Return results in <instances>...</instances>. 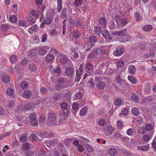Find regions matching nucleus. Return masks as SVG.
<instances>
[{
	"instance_id": "obj_42",
	"label": "nucleus",
	"mask_w": 156,
	"mask_h": 156,
	"mask_svg": "<svg viewBox=\"0 0 156 156\" xmlns=\"http://www.w3.org/2000/svg\"><path fill=\"white\" fill-rule=\"evenodd\" d=\"M39 136L41 138H43V136L44 137H50L52 136V135L51 134H50L49 132H46L43 135H42V134H41V135H40Z\"/></svg>"
},
{
	"instance_id": "obj_54",
	"label": "nucleus",
	"mask_w": 156,
	"mask_h": 156,
	"mask_svg": "<svg viewBox=\"0 0 156 156\" xmlns=\"http://www.w3.org/2000/svg\"><path fill=\"white\" fill-rule=\"evenodd\" d=\"M80 36V34L78 30H76L74 31L73 35V37L74 38L77 39Z\"/></svg>"
},
{
	"instance_id": "obj_46",
	"label": "nucleus",
	"mask_w": 156,
	"mask_h": 156,
	"mask_svg": "<svg viewBox=\"0 0 156 156\" xmlns=\"http://www.w3.org/2000/svg\"><path fill=\"white\" fill-rule=\"evenodd\" d=\"M75 97L76 100L81 99L83 97L82 94L80 92H77L75 94Z\"/></svg>"
},
{
	"instance_id": "obj_39",
	"label": "nucleus",
	"mask_w": 156,
	"mask_h": 156,
	"mask_svg": "<svg viewBox=\"0 0 156 156\" xmlns=\"http://www.w3.org/2000/svg\"><path fill=\"white\" fill-rule=\"evenodd\" d=\"M58 8L57 10L58 12H60L62 9V0H58Z\"/></svg>"
},
{
	"instance_id": "obj_27",
	"label": "nucleus",
	"mask_w": 156,
	"mask_h": 156,
	"mask_svg": "<svg viewBox=\"0 0 156 156\" xmlns=\"http://www.w3.org/2000/svg\"><path fill=\"white\" fill-rule=\"evenodd\" d=\"M9 19L10 21L12 23H15L17 21V18L16 16L14 15L11 16Z\"/></svg>"
},
{
	"instance_id": "obj_22",
	"label": "nucleus",
	"mask_w": 156,
	"mask_h": 156,
	"mask_svg": "<svg viewBox=\"0 0 156 156\" xmlns=\"http://www.w3.org/2000/svg\"><path fill=\"white\" fill-rule=\"evenodd\" d=\"M107 131L108 132L107 135L109 136L111 135L115 130V129L112 126H110L107 127Z\"/></svg>"
},
{
	"instance_id": "obj_63",
	"label": "nucleus",
	"mask_w": 156,
	"mask_h": 156,
	"mask_svg": "<svg viewBox=\"0 0 156 156\" xmlns=\"http://www.w3.org/2000/svg\"><path fill=\"white\" fill-rule=\"evenodd\" d=\"M47 38V35L46 34H43L42 37L41 41L43 42H44L46 40Z\"/></svg>"
},
{
	"instance_id": "obj_37",
	"label": "nucleus",
	"mask_w": 156,
	"mask_h": 156,
	"mask_svg": "<svg viewBox=\"0 0 156 156\" xmlns=\"http://www.w3.org/2000/svg\"><path fill=\"white\" fill-rule=\"evenodd\" d=\"M115 104L116 106H120L123 104V103L119 98H117L115 99Z\"/></svg>"
},
{
	"instance_id": "obj_12",
	"label": "nucleus",
	"mask_w": 156,
	"mask_h": 156,
	"mask_svg": "<svg viewBox=\"0 0 156 156\" xmlns=\"http://www.w3.org/2000/svg\"><path fill=\"white\" fill-rule=\"evenodd\" d=\"M60 33V32L56 28H52L49 32V35L51 37L57 35Z\"/></svg>"
},
{
	"instance_id": "obj_30",
	"label": "nucleus",
	"mask_w": 156,
	"mask_h": 156,
	"mask_svg": "<svg viewBox=\"0 0 156 156\" xmlns=\"http://www.w3.org/2000/svg\"><path fill=\"white\" fill-rule=\"evenodd\" d=\"M124 62L122 60H119L117 62L116 65L118 68H121L124 66Z\"/></svg>"
},
{
	"instance_id": "obj_14",
	"label": "nucleus",
	"mask_w": 156,
	"mask_h": 156,
	"mask_svg": "<svg viewBox=\"0 0 156 156\" xmlns=\"http://www.w3.org/2000/svg\"><path fill=\"white\" fill-rule=\"evenodd\" d=\"M65 73L67 76H72L74 74V69L72 67H67L65 71Z\"/></svg>"
},
{
	"instance_id": "obj_28",
	"label": "nucleus",
	"mask_w": 156,
	"mask_h": 156,
	"mask_svg": "<svg viewBox=\"0 0 156 156\" xmlns=\"http://www.w3.org/2000/svg\"><path fill=\"white\" fill-rule=\"evenodd\" d=\"M98 21L100 25L104 26H106V21L105 18L101 17L98 20Z\"/></svg>"
},
{
	"instance_id": "obj_15",
	"label": "nucleus",
	"mask_w": 156,
	"mask_h": 156,
	"mask_svg": "<svg viewBox=\"0 0 156 156\" xmlns=\"http://www.w3.org/2000/svg\"><path fill=\"white\" fill-rule=\"evenodd\" d=\"M38 52L40 55H44L47 53V50L44 47H40L38 48Z\"/></svg>"
},
{
	"instance_id": "obj_51",
	"label": "nucleus",
	"mask_w": 156,
	"mask_h": 156,
	"mask_svg": "<svg viewBox=\"0 0 156 156\" xmlns=\"http://www.w3.org/2000/svg\"><path fill=\"white\" fill-rule=\"evenodd\" d=\"M86 67L88 70H91L93 67V66L91 63H86Z\"/></svg>"
},
{
	"instance_id": "obj_24",
	"label": "nucleus",
	"mask_w": 156,
	"mask_h": 156,
	"mask_svg": "<svg viewBox=\"0 0 156 156\" xmlns=\"http://www.w3.org/2000/svg\"><path fill=\"white\" fill-rule=\"evenodd\" d=\"M32 95V93L29 90H26L22 94V97L25 98H29Z\"/></svg>"
},
{
	"instance_id": "obj_49",
	"label": "nucleus",
	"mask_w": 156,
	"mask_h": 156,
	"mask_svg": "<svg viewBox=\"0 0 156 156\" xmlns=\"http://www.w3.org/2000/svg\"><path fill=\"white\" fill-rule=\"evenodd\" d=\"M27 137L25 134L21 135L20 138V140L23 142L26 141L27 140Z\"/></svg>"
},
{
	"instance_id": "obj_17",
	"label": "nucleus",
	"mask_w": 156,
	"mask_h": 156,
	"mask_svg": "<svg viewBox=\"0 0 156 156\" xmlns=\"http://www.w3.org/2000/svg\"><path fill=\"white\" fill-rule=\"evenodd\" d=\"M88 109L86 107H83L80 111V115L81 116H83L85 115L87 113Z\"/></svg>"
},
{
	"instance_id": "obj_61",
	"label": "nucleus",
	"mask_w": 156,
	"mask_h": 156,
	"mask_svg": "<svg viewBox=\"0 0 156 156\" xmlns=\"http://www.w3.org/2000/svg\"><path fill=\"white\" fill-rule=\"evenodd\" d=\"M117 126L119 129H120L123 127V125L120 121H118L117 122Z\"/></svg>"
},
{
	"instance_id": "obj_44",
	"label": "nucleus",
	"mask_w": 156,
	"mask_h": 156,
	"mask_svg": "<svg viewBox=\"0 0 156 156\" xmlns=\"http://www.w3.org/2000/svg\"><path fill=\"white\" fill-rule=\"evenodd\" d=\"M82 0H75L74 5L75 6H79L81 5L83 3Z\"/></svg>"
},
{
	"instance_id": "obj_56",
	"label": "nucleus",
	"mask_w": 156,
	"mask_h": 156,
	"mask_svg": "<svg viewBox=\"0 0 156 156\" xmlns=\"http://www.w3.org/2000/svg\"><path fill=\"white\" fill-rule=\"evenodd\" d=\"M27 21L29 23V24H32L34 23L35 20L33 19V18L31 17L27 18Z\"/></svg>"
},
{
	"instance_id": "obj_47",
	"label": "nucleus",
	"mask_w": 156,
	"mask_h": 156,
	"mask_svg": "<svg viewBox=\"0 0 156 156\" xmlns=\"http://www.w3.org/2000/svg\"><path fill=\"white\" fill-rule=\"evenodd\" d=\"M9 80V77L8 75H5L2 77V80L5 83L8 82Z\"/></svg>"
},
{
	"instance_id": "obj_4",
	"label": "nucleus",
	"mask_w": 156,
	"mask_h": 156,
	"mask_svg": "<svg viewBox=\"0 0 156 156\" xmlns=\"http://www.w3.org/2000/svg\"><path fill=\"white\" fill-rule=\"evenodd\" d=\"M58 51L54 49H51L50 50L49 52L46 57V61L51 62L53 61Z\"/></svg>"
},
{
	"instance_id": "obj_20",
	"label": "nucleus",
	"mask_w": 156,
	"mask_h": 156,
	"mask_svg": "<svg viewBox=\"0 0 156 156\" xmlns=\"http://www.w3.org/2000/svg\"><path fill=\"white\" fill-rule=\"evenodd\" d=\"M132 113L135 116H137L140 114V111L138 108L136 107H133L131 109Z\"/></svg>"
},
{
	"instance_id": "obj_41",
	"label": "nucleus",
	"mask_w": 156,
	"mask_h": 156,
	"mask_svg": "<svg viewBox=\"0 0 156 156\" xmlns=\"http://www.w3.org/2000/svg\"><path fill=\"white\" fill-rule=\"evenodd\" d=\"M38 30V27L37 25H35L31 27L30 29H28V31L29 33H30V31L32 30V31H35L37 30Z\"/></svg>"
},
{
	"instance_id": "obj_52",
	"label": "nucleus",
	"mask_w": 156,
	"mask_h": 156,
	"mask_svg": "<svg viewBox=\"0 0 156 156\" xmlns=\"http://www.w3.org/2000/svg\"><path fill=\"white\" fill-rule=\"evenodd\" d=\"M120 22L122 25H125L128 23V22L126 18H122L120 20Z\"/></svg>"
},
{
	"instance_id": "obj_57",
	"label": "nucleus",
	"mask_w": 156,
	"mask_h": 156,
	"mask_svg": "<svg viewBox=\"0 0 156 156\" xmlns=\"http://www.w3.org/2000/svg\"><path fill=\"white\" fill-rule=\"evenodd\" d=\"M137 149L138 150H141L144 151H147L148 150V148L147 147L145 146V147H137Z\"/></svg>"
},
{
	"instance_id": "obj_58",
	"label": "nucleus",
	"mask_w": 156,
	"mask_h": 156,
	"mask_svg": "<svg viewBox=\"0 0 156 156\" xmlns=\"http://www.w3.org/2000/svg\"><path fill=\"white\" fill-rule=\"evenodd\" d=\"M105 123V120L102 119H100L98 121V124L100 126H104Z\"/></svg>"
},
{
	"instance_id": "obj_25",
	"label": "nucleus",
	"mask_w": 156,
	"mask_h": 156,
	"mask_svg": "<svg viewBox=\"0 0 156 156\" xmlns=\"http://www.w3.org/2000/svg\"><path fill=\"white\" fill-rule=\"evenodd\" d=\"M108 153L110 155H114L117 153L116 150L114 148H111L108 150Z\"/></svg>"
},
{
	"instance_id": "obj_64",
	"label": "nucleus",
	"mask_w": 156,
	"mask_h": 156,
	"mask_svg": "<svg viewBox=\"0 0 156 156\" xmlns=\"http://www.w3.org/2000/svg\"><path fill=\"white\" fill-rule=\"evenodd\" d=\"M30 138L32 141H36L37 140V137L35 135L32 134L30 136Z\"/></svg>"
},
{
	"instance_id": "obj_8",
	"label": "nucleus",
	"mask_w": 156,
	"mask_h": 156,
	"mask_svg": "<svg viewBox=\"0 0 156 156\" xmlns=\"http://www.w3.org/2000/svg\"><path fill=\"white\" fill-rule=\"evenodd\" d=\"M70 111L67 110L66 112L64 111H62L60 116L61 117V119L59 121V123H61L65 120L67 118Z\"/></svg>"
},
{
	"instance_id": "obj_43",
	"label": "nucleus",
	"mask_w": 156,
	"mask_h": 156,
	"mask_svg": "<svg viewBox=\"0 0 156 156\" xmlns=\"http://www.w3.org/2000/svg\"><path fill=\"white\" fill-rule=\"evenodd\" d=\"M134 132V130L132 128H129L126 131V133L128 135L131 136L133 135Z\"/></svg>"
},
{
	"instance_id": "obj_34",
	"label": "nucleus",
	"mask_w": 156,
	"mask_h": 156,
	"mask_svg": "<svg viewBox=\"0 0 156 156\" xmlns=\"http://www.w3.org/2000/svg\"><path fill=\"white\" fill-rule=\"evenodd\" d=\"M97 86L99 89H102L105 87V85L103 82L98 81L97 82Z\"/></svg>"
},
{
	"instance_id": "obj_23",
	"label": "nucleus",
	"mask_w": 156,
	"mask_h": 156,
	"mask_svg": "<svg viewBox=\"0 0 156 156\" xmlns=\"http://www.w3.org/2000/svg\"><path fill=\"white\" fill-rule=\"evenodd\" d=\"M18 25L19 26H21L23 27H27L29 26L24 20H20L18 22Z\"/></svg>"
},
{
	"instance_id": "obj_45",
	"label": "nucleus",
	"mask_w": 156,
	"mask_h": 156,
	"mask_svg": "<svg viewBox=\"0 0 156 156\" xmlns=\"http://www.w3.org/2000/svg\"><path fill=\"white\" fill-rule=\"evenodd\" d=\"M30 145L29 143L27 142L25 143L23 145V147L25 150H28L30 147Z\"/></svg>"
},
{
	"instance_id": "obj_35",
	"label": "nucleus",
	"mask_w": 156,
	"mask_h": 156,
	"mask_svg": "<svg viewBox=\"0 0 156 156\" xmlns=\"http://www.w3.org/2000/svg\"><path fill=\"white\" fill-rule=\"evenodd\" d=\"M151 138L149 135L147 134H144L142 136V139L145 142L149 141Z\"/></svg>"
},
{
	"instance_id": "obj_3",
	"label": "nucleus",
	"mask_w": 156,
	"mask_h": 156,
	"mask_svg": "<svg viewBox=\"0 0 156 156\" xmlns=\"http://www.w3.org/2000/svg\"><path fill=\"white\" fill-rule=\"evenodd\" d=\"M96 42L97 38L96 37L94 36L90 37L88 38V42L84 46L85 50L87 51L90 50L94 45Z\"/></svg>"
},
{
	"instance_id": "obj_9",
	"label": "nucleus",
	"mask_w": 156,
	"mask_h": 156,
	"mask_svg": "<svg viewBox=\"0 0 156 156\" xmlns=\"http://www.w3.org/2000/svg\"><path fill=\"white\" fill-rule=\"evenodd\" d=\"M124 51V48L123 47H119L117 50L113 52V54L114 55L116 56H120L122 54Z\"/></svg>"
},
{
	"instance_id": "obj_55",
	"label": "nucleus",
	"mask_w": 156,
	"mask_h": 156,
	"mask_svg": "<svg viewBox=\"0 0 156 156\" xmlns=\"http://www.w3.org/2000/svg\"><path fill=\"white\" fill-rule=\"evenodd\" d=\"M79 107V105L76 103V102H74L73 103L72 108L73 110H77L78 109Z\"/></svg>"
},
{
	"instance_id": "obj_38",
	"label": "nucleus",
	"mask_w": 156,
	"mask_h": 156,
	"mask_svg": "<svg viewBox=\"0 0 156 156\" xmlns=\"http://www.w3.org/2000/svg\"><path fill=\"white\" fill-rule=\"evenodd\" d=\"M154 56V53L153 50L150 51V53L146 54L145 55V57L146 58H148L149 57L153 58Z\"/></svg>"
},
{
	"instance_id": "obj_11",
	"label": "nucleus",
	"mask_w": 156,
	"mask_h": 156,
	"mask_svg": "<svg viewBox=\"0 0 156 156\" xmlns=\"http://www.w3.org/2000/svg\"><path fill=\"white\" fill-rule=\"evenodd\" d=\"M64 81V80L62 78L58 79V83L56 88L57 90H60L63 87H64L63 84Z\"/></svg>"
},
{
	"instance_id": "obj_10",
	"label": "nucleus",
	"mask_w": 156,
	"mask_h": 156,
	"mask_svg": "<svg viewBox=\"0 0 156 156\" xmlns=\"http://www.w3.org/2000/svg\"><path fill=\"white\" fill-rule=\"evenodd\" d=\"M53 20V18L52 17H46L44 19L41 24V27H43L45 24H48L51 23L52 21Z\"/></svg>"
},
{
	"instance_id": "obj_31",
	"label": "nucleus",
	"mask_w": 156,
	"mask_h": 156,
	"mask_svg": "<svg viewBox=\"0 0 156 156\" xmlns=\"http://www.w3.org/2000/svg\"><path fill=\"white\" fill-rule=\"evenodd\" d=\"M29 68L31 71L32 72L35 71L37 69L36 64L34 63H30L29 66Z\"/></svg>"
},
{
	"instance_id": "obj_29",
	"label": "nucleus",
	"mask_w": 156,
	"mask_h": 156,
	"mask_svg": "<svg viewBox=\"0 0 156 156\" xmlns=\"http://www.w3.org/2000/svg\"><path fill=\"white\" fill-rule=\"evenodd\" d=\"M20 85L21 88L23 89H26L29 86L28 83L25 81L21 83Z\"/></svg>"
},
{
	"instance_id": "obj_36",
	"label": "nucleus",
	"mask_w": 156,
	"mask_h": 156,
	"mask_svg": "<svg viewBox=\"0 0 156 156\" xmlns=\"http://www.w3.org/2000/svg\"><path fill=\"white\" fill-rule=\"evenodd\" d=\"M14 90L13 88H9L7 90V94L9 96H11L13 94L14 92Z\"/></svg>"
},
{
	"instance_id": "obj_21",
	"label": "nucleus",
	"mask_w": 156,
	"mask_h": 156,
	"mask_svg": "<svg viewBox=\"0 0 156 156\" xmlns=\"http://www.w3.org/2000/svg\"><path fill=\"white\" fill-rule=\"evenodd\" d=\"M128 80L133 84H135L137 80L136 78L134 76H128Z\"/></svg>"
},
{
	"instance_id": "obj_13",
	"label": "nucleus",
	"mask_w": 156,
	"mask_h": 156,
	"mask_svg": "<svg viewBox=\"0 0 156 156\" xmlns=\"http://www.w3.org/2000/svg\"><path fill=\"white\" fill-rule=\"evenodd\" d=\"M153 126L151 124H147L145 127L143 126L142 127V129L143 130L142 131L141 133L144 134L146 132V130L150 131L151 130L153 129Z\"/></svg>"
},
{
	"instance_id": "obj_48",
	"label": "nucleus",
	"mask_w": 156,
	"mask_h": 156,
	"mask_svg": "<svg viewBox=\"0 0 156 156\" xmlns=\"http://www.w3.org/2000/svg\"><path fill=\"white\" fill-rule=\"evenodd\" d=\"M101 30H102L101 28L99 26L96 27L94 30L95 33L97 34V35L99 34Z\"/></svg>"
},
{
	"instance_id": "obj_7",
	"label": "nucleus",
	"mask_w": 156,
	"mask_h": 156,
	"mask_svg": "<svg viewBox=\"0 0 156 156\" xmlns=\"http://www.w3.org/2000/svg\"><path fill=\"white\" fill-rule=\"evenodd\" d=\"M56 59L62 64H66L68 61L66 56L62 54H59L57 57Z\"/></svg>"
},
{
	"instance_id": "obj_6",
	"label": "nucleus",
	"mask_w": 156,
	"mask_h": 156,
	"mask_svg": "<svg viewBox=\"0 0 156 156\" xmlns=\"http://www.w3.org/2000/svg\"><path fill=\"white\" fill-rule=\"evenodd\" d=\"M37 115L34 113L31 114L30 116V118L31 120V122L32 125L35 126L37 125L38 121L37 120Z\"/></svg>"
},
{
	"instance_id": "obj_2",
	"label": "nucleus",
	"mask_w": 156,
	"mask_h": 156,
	"mask_svg": "<svg viewBox=\"0 0 156 156\" xmlns=\"http://www.w3.org/2000/svg\"><path fill=\"white\" fill-rule=\"evenodd\" d=\"M57 115L53 112H50L48 117V122L51 126H54L57 124Z\"/></svg>"
},
{
	"instance_id": "obj_18",
	"label": "nucleus",
	"mask_w": 156,
	"mask_h": 156,
	"mask_svg": "<svg viewBox=\"0 0 156 156\" xmlns=\"http://www.w3.org/2000/svg\"><path fill=\"white\" fill-rule=\"evenodd\" d=\"M153 28V27L151 25H145L143 27V30L145 32L150 31Z\"/></svg>"
},
{
	"instance_id": "obj_50",
	"label": "nucleus",
	"mask_w": 156,
	"mask_h": 156,
	"mask_svg": "<svg viewBox=\"0 0 156 156\" xmlns=\"http://www.w3.org/2000/svg\"><path fill=\"white\" fill-rule=\"evenodd\" d=\"M34 106V104L32 103H28L26 105L25 109L29 110L32 109Z\"/></svg>"
},
{
	"instance_id": "obj_5",
	"label": "nucleus",
	"mask_w": 156,
	"mask_h": 156,
	"mask_svg": "<svg viewBox=\"0 0 156 156\" xmlns=\"http://www.w3.org/2000/svg\"><path fill=\"white\" fill-rule=\"evenodd\" d=\"M113 32H112V33ZM103 37L105 38L108 39L109 41H116V40L114 39L115 36H113V34L110 35L109 32L107 30H104L102 33Z\"/></svg>"
},
{
	"instance_id": "obj_32",
	"label": "nucleus",
	"mask_w": 156,
	"mask_h": 156,
	"mask_svg": "<svg viewBox=\"0 0 156 156\" xmlns=\"http://www.w3.org/2000/svg\"><path fill=\"white\" fill-rule=\"evenodd\" d=\"M17 59V57L16 55H13L10 56L9 59L11 62L14 63L16 62Z\"/></svg>"
},
{
	"instance_id": "obj_62",
	"label": "nucleus",
	"mask_w": 156,
	"mask_h": 156,
	"mask_svg": "<svg viewBox=\"0 0 156 156\" xmlns=\"http://www.w3.org/2000/svg\"><path fill=\"white\" fill-rule=\"evenodd\" d=\"M78 150L80 152H83L84 150V148L82 145H80L78 146Z\"/></svg>"
},
{
	"instance_id": "obj_26",
	"label": "nucleus",
	"mask_w": 156,
	"mask_h": 156,
	"mask_svg": "<svg viewBox=\"0 0 156 156\" xmlns=\"http://www.w3.org/2000/svg\"><path fill=\"white\" fill-rule=\"evenodd\" d=\"M128 70L130 74L133 75L136 72V69L134 66L130 65L129 67Z\"/></svg>"
},
{
	"instance_id": "obj_40",
	"label": "nucleus",
	"mask_w": 156,
	"mask_h": 156,
	"mask_svg": "<svg viewBox=\"0 0 156 156\" xmlns=\"http://www.w3.org/2000/svg\"><path fill=\"white\" fill-rule=\"evenodd\" d=\"M135 19L137 21H140L141 19V16L138 12H136L134 14Z\"/></svg>"
},
{
	"instance_id": "obj_33",
	"label": "nucleus",
	"mask_w": 156,
	"mask_h": 156,
	"mask_svg": "<svg viewBox=\"0 0 156 156\" xmlns=\"http://www.w3.org/2000/svg\"><path fill=\"white\" fill-rule=\"evenodd\" d=\"M100 51H101V50L100 49H95L93 53H92L89 55V57H94L96 54L99 53Z\"/></svg>"
},
{
	"instance_id": "obj_19",
	"label": "nucleus",
	"mask_w": 156,
	"mask_h": 156,
	"mask_svg": "<svg viewBox=\"0 0 156 156\" xmlns=\"http://www.w3.org/2000/svg\"><path fill=\"white\" fill-rule=\"evenodd\" d=\"M31 15H33L36 18H37L40 16L41 14V12L38 11L36 13L35 11L34 10H31L30 13Z\"/></svg>"
},
{
	"instance_id": "obj_53",
	"label": "nucleus",
	"mask_w": 156,
	"mask_h": 156,
	"mask_svg": "<svg viewBox=\"0 0 156 156\" xmlns=\"http://www.w3.org/2000/svg\"><path fill=\"white\" fill-rule=\"evenodd\" d=\"M85 147L87 148V151L89 152H92L93 151V147L87 144H86Z\"/></svg>"
},
{
	"instance_id": "obj_1",
	"label": "nucleus",
	"mask_w": 156,
	"mask_h": 156,
	"mask_svg": "<svg viewBox=\"0 0 156 156\" xmlns=\"http://www.w3.org/2000/svg\"><path fill=\"white\" fill-rule=\"evenodd\" d=\"M126 29H125L122 30L114 32H113V36L115 35L119 36L117 38V40L118 41L122 42H125L128 41L130 39V36L128 34H126Z\"/></svg>"
},
{
	"instance_id": "obj_60",
	"label": "nucleus",
	"mask_w": 156,
	"mask_h": 156,
	"mask_svg": "<svg viewBox=\"0 0 156 156\" xmlns=\"http://www.w3.org/2000/svg\"><path fill=\"white\" fill-rule=\"evenodd\" d=\"M128 112L129 111L127 109L124 108L122 111V113L123 115H126L128 114Z\"/></svg>"
},
{
	"instance_id": "obj_16",
	"label": "nucleus",
	"mask_w": 156,
	"mask_h": 156,
	"mask_svg": "<svg viewBox=\"0 0 156 156\" xmlns=\"http://www.w3.org/2000/svg\"><path fill=\"white\" fill-rule=\"evenodd\" d=\"M132 100L137 103L140 104L141 102L139 101V98L138 95H136L135 94H132L131 97Z\"/></svg>"
},
{
	"instance_id": "obj_59",
	"label": "nucleus",
	"mask_w": 156,
	"mask_h": 156,
	"mask_svg": "<svg viewBox=\"0 0 156 156\" xmlns=\"http://www.w3.org/2000/svg\"><path fill=\"white\" fill-rule=\"evenodd\" d=\"M61 107L64 110H66L67 109L68 105L66 102H63L61 104Z\"/></svg>"
}]
</instances>
